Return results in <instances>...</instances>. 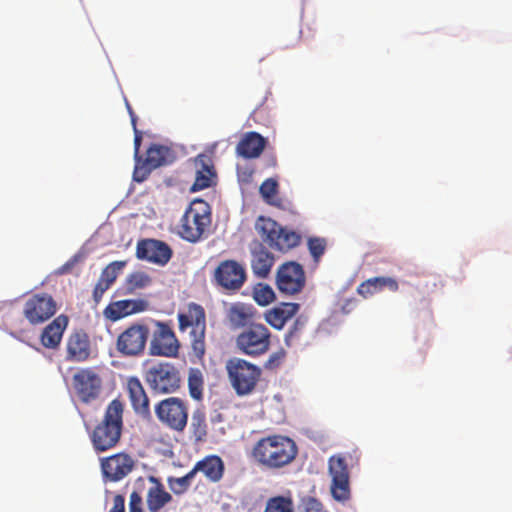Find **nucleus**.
Listing matches in <instances>:
<instances>
[{"label": "nucleus", "mask_w": 512, "mask_h": 512, "mask_svg": "<svg viewBox=\"0 0 512 512\" xmlns=\"http://www.w3.org/2000/svg\"><path fill=\"white\" fill-rule=\"evenodd\" d=\"M298 454L296 443L289 437L274 434L260 438L253 446L251 457L267 470H280L291 464Z\"/></svg>", "instance_id": "1"}, {"label": "nucleus", "mask_w": 512, "mask_h": 512, "mask_svg": "<svg viewBox=\"0 0 512 512\" xmlns=\"http://www.w3.org/2000/svg\"><path fill=\"white\" fill-rule=\"evenodd\" d=\"M124 404L113 399L107 406L103 419L90 433V440L96 452L114 448L120 441L123 429Z\"/></svg>", "instance_id": "2"}, {"label": "nucleus", "mask_w": 512, "mask_h": 512, "mask_svg": "<svg viewBox=\"0 0 512 512\" xmlns=\"http://www.w3.org/2000/svg\"><path fill=\"white\" fill-rule=\"evenodd\" d=\"M179 330L190 329V344L193 355L202 360L206 352V313L204 308L194 302L187 305L186 310L177 315Z\"/></svg>", "instance_id": "3"}, {"label": "nucleus", "mask_w": 512, "mask_h": 512, "mask_svg": "<svg viewBox=\"0 0 512 512\" xmlns=\"http://www.w3.org/2000/svg\"><path fill=\"white\" fill-rule=\"evenodd\" d=\"M211 224V207L205 200H193L180 219L178 233L182 239L195 243L199 241Z\"/></svg>", "instance_id": "4"}, {"label": "nucleus", "mask_w": 512, "mask_h": 512, "mask_svg": "<svg viewBox=\"0 0 512 512\" xmlns=\"http://www.w3.org/2000/svg\"><path fill=\"white\" fill-rule=\"evenodd\" d=\"M255 229L272 249L287 252L301 242V235L293 230L282 227L275 220L260 216L256 223Z\"/></svg>", "instance_id": "5"}, {"label": "nucleus", "mask_w": 512, "mask_h": 512, "mask_svg": "<svg viewBox=\"0 0 512 512\" xmlns=\"http://www.w3.org/2000/svg\"><path fill=\"white\" fill-rule=\"evenodd\" d=\"M226 370L230 383L239 396L252 393L262 375L259 366L236 357L227 361Z\"/></svg>", "instance_id": "6"}, {"label": "nucleus", "mask_w": 512, "mask_h": 512, "mask_svg": "<svg viewBox=\"0 0 512 512\" xmlns=\"http://www.w3.org/2000/svg\"><path fill=\"white\" fill-rule=\"evenodd\" d=\"M144 379L156 394H171L181 386V376L174 364L159 362L151 365L145 372Z\"/></svg>", "instance_id": "7"}, {"label": "nucleus", "mask_w": 512, "mask_h": 512, "mask_svg": "<svg viewBox=\"0 0 512 512\" xmlns=\"http://www.w3.org/2000/svg\"><path fill=\"white\" fill-rule=\"evenodd\" d=\"M235 343L241 353L259 357L270 349L271 332L264 324H251L237 335Z\"/></svg>", "instance_id": "8"}, {"label": "nucleus", "mask_w": 512, "mask_h": 512, "mask_svg": "<svg viewBox=\"0 0 512 512\" xmlns=\"http://www.w3.org/2000/svg\"><path fill=\"white\" fill-rule=\"evenodd\" d=\"M158 420L171 430L182 432L188 421V406L178 397H169L161 400L155 406Z\"/></svg>", "instance_id": "9"}, {"label": "nucleus", "mask_w": 512, "mask_h": 512, "mask_svg": "<svg viewBox=\"0 0 512 512\" xmlns=\"http://www.w3.org/2000/svg\"><path fill=\"white\" fill-rule=\"evenodd\" d=\"M247 274L244 266L236 260L221 261L214 269L212 282L230 292L240 290L246 282Z\"/></svg>", "instance_id": "10"}, {"label": "nucleus", "mask_w": 512, "mask_h": 512, "mask_svg": "<svg viewBox=\"0 0 512 512\" xmlns=\"http://www.w3.org/2000/svg\"><path fill=\"white\" fill-rule=\"evenodd\" d=\"M306 284L304 268L295 261L281 264L276 272V286L280 293L293 296L300 293Z\"/></svg>", "instance_id": "11"}, {"label": "nucleus", "mask_w": 512, "mask_h": 512, "mask_svg": "<svg viewBox=\"0 0 512 512\" xmlns=\"http://www.w3.org/2000/svg\"><path fill=\"white\" fill-rule=\"evenodd\" d=\"M328 471L332 478L331 493L335 500L346 501L350 497V474L346 457L333 455L328 460Z\"/></svg>", "instance_id": "12"}, {"label": "nucleus", "mask_w": 512, "mask_h": 512, "mask_svg": "<svg viewBox=\"0 0 512 512\" xmlns=\"http://www.w3.org/2000/svg\"><path fill=\"white\" fill-rule=\"evenodd\" d=\"M72 385L79 400L88 404L99 397L102 379L95 368H81L73 375Z\"/></svg>", "instance_id": "13"}, {"label": "nucleus", "mask_w": 512, "mask_h": 512, "mask_svg": "<svg viewBox=\"0 0 512 512\" xmlns=\"http://www.w3.org/2000/svg\"><path fill=\"white\" fill-rule=\"evenodd\" d=\"M57 311V304L47 293L32 295L24 304L23 315L32 325L42 324Z\"/></svg>", "instance_id": "14"}, {"label": "nucleus", "mask_w": 512, "mask_h": 512, "mask_svg": "<svg viewBox=\"0 0 512 512\" xmlns=\"http://www.w3.org/2000/svg\"><path fill=\"white\" fill-rule=\"evenodd\" d=\"M149 337V328L143 324H134L123 331L117 338V351L124 356L141 354Z\"/></svg>", "instance_id": "15"}, {"label": "nucleus", "mask_w": 512, "mask_h": 512, "mask_svg": "<svg viewBox=\"0 0 512 512\" xmlns=\"http://www.w3.org/2000/svg\"><path fill=\"white\" fill-rule=\"evenodd\" d=\"M157 329L150 343V354L155 356L175 357L179 352V341L171 326L157 322Z\"/></svg>", "instance_id": "16"}, {"label": "nucleus", "mask_w": 512, "mask_h": 512, "mask_svg": "<svg viewBox=\"0 0 512 512\" xmlns=\"http://www.w3.org/2000/svg\"><path fill=\"white\" fill-rule=\"evenodd\" d=\"M103 476L112 482H118L128 476L136 465V460L125 452L101 458Z\"/></svg>", "instance_id": "17"}, {"label": "nucleus", "mask_w": 512, "mask_h": 512, "mask_svg": "<svg viewBox=\"0 0 512 512\" xmlns=\"http://www.w3.org/2000/svg\"><path fill=\"white\" fill-rule=\"evenodd\" d=\"M136 256L138 259L163 266L170 261L172 249L163 241L143 239L137 243Z\"/></svg>", "instance_id": "18"}, {"label": "nucleus", "mask_w": 512, "mask_h": 512, "mask_svg": "<svg viewBox=\"0 0 512 512\" xmlns=\"http://www.w3.org/2000/svg\"><path fill=\"white\" fill-rule=\"evenodd\" d=\"M92 344L90 337L83 329L73 330L66 340V360L70 362H86L91 358Z\"/></svg>", "instance_id": "19"}, {"label": "nucleus", "mask_w": 512, "mask_h": 512, "mask_svg": "<svg viewBox=\"0 0 512 512\" xmlns=\"http://www.w3.org/2000/svg\"><path fill=\"white\" fill-rule=\"evenodd\" d=\"M148 303L143 299H125L110 302L103 310V316L116 322L132 314L143 312L147 309Z\"/></svg>", "instance_id": "20"}, {"label": "nucleus", "mask_w": 512, "mask_h": 512, "mask_svg": "<svg viewBox=\"0 0 512 512\" xmlns=\"http://www.w3.org/2000/svg\"><path fill=\"white\" fill-rule=\"evenodd\" d=\"M194 166L196 175L191 187L192 192L207 189L215 184L217 175L211 157L205 154L198 155L194 160Z\"/></svg>", "instance_id": "21"}, {"label": "nucleus", "mask_w": 512, "mask_h": 512, "mask_svg": "<svg viewBox=\"0 0 512 512\" xmlns=\"http://www.w3.org/2000/svg\"><path fill=\"white\" fill-rule=\"evenodd\" d=\"M300 304L294 302H280L264 313L265 321L274 329L282 330L286 323L297 315Z\"/></svg>", "instance_id": "22"}, {"label": "nucleus", "mask_w": 512, "mask_h": 512, "mask_svg": "<svg viewBox=\"0 0 512 512\" xmlns=\"http://www.w3.org/2000/svg\"><path fill=\"white\" fill-rule=\"evenodd\" d=\"M126 390L134 411L143 417H149L150 402L141 381L137 377H129Z\"/></svg>", "instance_id": "23"}, {"label": "nucleus", "mask_w": 512, "mask_h": 512, "mask_svg": "<svg viewBox=\"0 0 512 512\" xmlns=\"http://www.w3.org/2000/svg\"><path fill=\"white\" fill-rule=\"evenodd\" d=\"M266 144L267 140L259 133L246 132L236 146V154L244 159H254L261 155Z\"/></svg>", "instance_id": "24"}, {"label": "nucleus", "mask_w": 512, "mask_h": 512, "mask_svg": "<svg viewBox=\"0 0 512 512\" xmlns=\"http://www.w3.org/2000/svg\"><path fill=\"white\" fill-rule=\"evenodd\" d=\"M274 255L262 243L251 248V268L258 278H266L274 265Z\"/></svg>", "instance_id": "25"}, {"label": "nucleus", "mask_w": 512, "mask_h": 512, "mask_svg": "<svg viewBox=\"0 0 512 512\" xmlns=\"http://www.w3.org/2000/svg\"><path fill=\"white\" fill-rule=\"evenodd\" d=\"M191 470L194 475L201 472L209 482L217 483L223 478L225 465L220 456L208 455L196 462Z\"/></svg>", "instance_id": "26"}, {"label": "nucleus", "mask_w": 512, "mask_h": 512, "mask_svg": "<svg viewBox=\"0 0 512 512\" xmlns=\"http://www.w3.org/2000/svg\"><path fill=\"white\" fill-rule=\"evenodd\" d=\"M147 481L150 486L147 489L146 502L149 512H159L166 504L172 500L164 485L154 476H149Z\"/></svg>", "instance_id": "27"}, {"label": "nucleus", "mask_w": 512, "mask_h": 512, "mask_svg": "<svg viewBox=\"0 0 512 512\" xmlns=\"http://www.w3.org/2000/svg\"><path fill=\"white\" fill-rule=\"evenodd\" d=\"M68 325V317L60 315L48 324L42 331L40 340L45 348L56 349L62 340L63 333Z\"/></svg>", "instance_id": "28"}, {"label": "nucleus", "mask_w": 512, "mask_h": 512, "mask_svg": "<svg viewBox=\"0 0 512 512\" xmlns=\"http://www.w3.org/2000/svg\"><path fill=\"white\" fill-rule=\"evenodd\" d=\"M255 316V308L250 304L242 302L231 304L227 310V319L234 328H246L251 324H255Z\"/></svg>", "instance_id": "29"}, {"label": "nucleus", "mask_w": 512, "mask_h": 512, "mask_svg": "<svg viewBox=\"0 0 512 512\" xmlns=\"http://www.w3.org/2000/svg\"><path fill=\"white\" fill-rule=\"evenodd\" d=\"M385 288L392 292H396L399 289V285L396 279L392 277H373L362 282L358 286L357 292L359 295L367 298Z\"/></svg>", "instance_id": "30"}, {"label": "nucleus", "mask_w": 512, "mask_h": 512, "mask_svg": "<svg viewBox=\"0 0 512 512\" xmlns=\"http://www.w3.org/2000/svg\"><path fill=\"white\" fill-rule=\"evenodd\" d=\"M146 164L152 168L169 165L176 159L175 151L168 146L152 144L146 152Z\"/></svg>", "instance_id": "31"}, {"label": "nucleus", "mask_w": 512, "mask_h": 512, "mask_svg": "<svg viewBox=\"0 0 512 512\" xmlns=\"http://www.w3.org/2000/svg\"><path fill=\"white\" fill-rule=\"evenodd\" d=\"M309 326V318L304 315H298L284 336V342L288 347H294L301 344L305 338Z\"/></svg>", "instance_id": "32"}, {"label": "nucleus", "mask_w": 512, "mask_h": 512, "mask_svg": "<svg viewBox=\"0 0 512 512\" xmlns=\"http://www.w3.org/2000/svg\"><path fill=\"white\" fill-rule=\"evenodd\" d=\"M204 377L198 368H190L188 373V389L190 396L195 400L203 398Z\"/></svg>", "instance_id": "33"}, {"label": "nucleus", "mask_w": 512, "mask_h": 512, "mask_svg": "<svg viewBox=\"0 0 512 512\" xmlns=\"http://www.w3.org/2000/svg\"><path fill=\"white\" fill-rule=\"evenodd\" d=\"M192 434L197 442H202L208 434L206 415L204 411L197 409L192 414L191 420Z\"/></svg>", "instance_id": "34"}, {"label": "nucleus", "mask_w": 512, "mask_h": 512, "mask_svg": "<svg viewBox=\"0 0 512 512\" xmlns=\"http://www.w3.org/2000/svg\"><path fill=\"white\" fill-rule=\"evenodd\" d=\"M264 512H294L293 501L290 497L274 496L268 499Z\"/></svg>", "instance_id": "35"}, {"label": "nucleus", "mask_w": 512, "mask_h": 512, "mask_svg": "<svg viewBox=\"0 0 512 512\" xmlns=\"http://www.w3.org/2000/svg\"><path fill=\"white\" fill-rule=\"evenodd\" d=\"M135 490L130 495L129 512H144L142 508V493L145 490L146 480L142 477L135 481Z\"/></svg>", "instance_id": "36"}, {"label": "nucleus", "mask_w": 512, "mask_h": 512, "mask_svg": "<svg viewBox=\"0 0 512 512\" xmlns=\"http://www.w3.org/2000/svg\"><path fill=\"white\" fill-rule=\"evenodd\" d=\"M259 192L264 201L270 205H279L276 201L278 194V182L273 178L266 179L259 188Z\"/></svg>", "instance_id": "37"}, {"label": "nucleus", "mask_w": 512, "mask_h": 512, "mask_svg": "<svg viewBox=\"0 0 512 512\" xmlns=\"http://www.w3.org/2000/svg\"><path fill=\"white\" fill-rule=\"evenodd\" d=\"M194 477V473H192V470H190L187 474H185L182 477H170L168 479V484L174 494L181 495L189 489Z\"/></svg>", "instance_id": "38"}, {"label": "nucleus", "mask_w": 512, "mask_h": 512, "mask_svg": "<svg viewBox=\"0 0 512 512\" xmlns=\"http://www.w3.org/2000/svg\"><path fill=\"white\" fill-rule=\"evenodd\" d=\"M253 298L261 306H266L274 301L275 293L267 284H258L253 291Z\"/></svg>", "instance_id": "39"}, {"label": "nucleus", "mask_w": 512, "mask_h": 512, "mask_svg": "<svg viewBox=\"0 0 512 512\" xmlns=\"http://www.w3.org/2000/svg\"><path fill=\"white\" fill-rule=\"evenodd\" d=\"M307 246L313 260L318 263L325 253L327 241L325 238L321 237H310L307 241Z\"/></svg>", "instance_id": "40"}, {"label": "nucleus", "mask_w": 512, "mask_h": 512, "mask_svg": "<svg viewBox=\"0 0 512 512\" xmlns=\"http://www.w3.org/2000/svg\"><path fill=\"white\" fill-rule=\"evenodd\" d=\"M151 283L150 277L143 272H135L128 276L126 280L127 290L133 292L142 289Z\"/></svg>", "instance_id": "41"}, {"label": "nucleus", "mask_w": 512, "mask_h": 512, "mask_svg": "<svg viewBox=\"0 0 512 512\" xmlns=\"http://www.w3.org/2000/svg\"><path fill=\"white\" fill-rule=\"evenodd\" d=\"M126 264V261L111 262L102 270L100 278L112 285L117 279L119 272L126 266Z\"/></svg>", "instance_id": "42"}, {"label": "nucleus", "mask_w": 512, "mask_h": 512, "mask_svg": "<svg viewBox=\"0 0 512 512\" xmlns=\"http://www.w3.org/2000/svg\"><path fill=\"white\" fill-rule=\"evenodd\" d=\"M136 162L137 163L133 171V179L137 182H143L155 168L146 164V159L142 160L141 158H138L136 159Z\"/></svg>", "instance_id": "43"}, {"label": "nucleus", "mask_w": 512, "mask_h": 512, "mask_svg": "<svg viewBox=\"0 0 512 512\" xmlns=\"http://www.w3.org/2000/svg\"><path fill=\"white\" fill-rule=\"evenodd\" d=\"M300 512H322L323 504L315 497L306 496L300 501Z\"/></svg>", "instance_id": "44"}, {"label": "nucleus", "mask_w": 512, "mask_h": 512, "mask_svg": "<svg viewBox=\"0 0 512 512\" xmlns=\"http://www.w3.org/2000/svg\"><path fill=\"white\" fill-rule=\"evenodd\" d=\"M111 284L99 278L93 290V299L96 304H98L104 293L110 288Z\"/></svg>", "instance_id": "45"}, {"label": "nucleus", "mask_w": 512, "mask_h": 512, "mask_svg": "<svg viewBox=\"0 0 512 512\" xmlns=\"http://www.w3.org/2000/svg\"><path fill=\"white\" fill-rule=\"evenodd\" d=\"M284 357H285L284 351L274 352L269 356V358L265 362L264 367L266 369H270V370L275 369L281 364Z\"/></svg>", "instance_id": "46"}, {"label": "nucleus", "mask_w": 512, "mask_h": 512, "mask_svg": "<svg viewBox=\"0 0 512 512\" xmlns=\"http://www.w3.org/2000/svg\"><path fill=\"white\" fill-rule=\"evenodd\" d=\"M110 512H125V499L122 495H116Z\"/></svg>", "instance_id": "47"}, {"label": "nucleus", "mask_w": 512, "mask_h": 512, "mask_svg": "<svg viewBox=\"0 0 512 512\" xmlns=\"http://www.w3.org/2000/svg\"><path fill=\"white\" fill-rule=\"evenodd\" d=\"M141 142H142V132L140 130H138V128H135V131H134V154H135V159L141 158L139 156Z\"/></svg>", "instance_id": "48"}, {"label": "nucleus", "mask_w": 512, "mask_h": 512, "mask_svg": "<svg viewBox=\"0 0 512 512\" xmlns=\"http://www.w3.org/2000/svg\"><path fill=\"white\" fill-rule=\"evenodd\" d=\"M130 118H131V124L133 127V131H135V128H137V116H136L135 112H131Z\"/></svg>", "instance_id": "49"}, {"label": "nucleus", "mask_w": 512, "mask_h": 512, "mask_svg": "<svg viewBox=\"0 0 512 512\" xmlns=\"http://www.w3.org/2000/svg\"><path fill=\"white\" fill-rule=\"evenodd\" d=\"M352 303H353V301H352V300H349V301H348V302L343 306V308H342V309H343V311H344L345 313H348V312H349L348 306H349L350 304H352Z\"/></svg>", "instance_id": "50"}, {"label": "nucleus", "mask_w": 512, "mask_h": 512, "mask_svg": "<svg viewBox=\"0 0 512 512\" xmlns=\"http://www.w3.org/2000/svg\"><path fill=\"white\" fill-rule=\"evenodd\" d=\"M276 163H277L276 158L275 157H271L270 165L274 167V166H276Z\"/></svg>", "instance_id": "51"}, {"label": "nucleus", "mask_w": 512, "mask_h": 512, "mask_svg": "<svg viewBox=\"0 0 512 512\" xmlns=\"http://www.w3.org/2000/svg\"><path fill=\"white\" fill-rule=\"evenodd\" d=\"M126 106H127L129 115H131V112H134L133 109L131 108V106H130V104L128 102H126Z\"/></svg>", "instance_id": "52"}]
</instances>
